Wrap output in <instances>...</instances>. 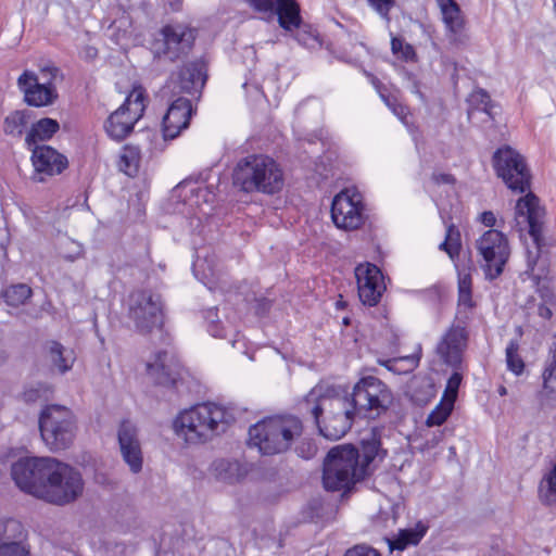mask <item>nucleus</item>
I'll list each match as a JSON object with an SVG mask.
<instances>
[{
    "instance_id": "obj_62",
    "label": "nucleus",
    "mask_w": 556,
    "mask_h": 556,
    "mask_svg": "<svg viewBox=\"0 0 556 556\" xmlns=\"http://www.w3.org/2000/svg\"><path fill=\"white\" fill-rule=\"evenodd\" d=\"M498 393H500V395H502V396L506 395V393H507L506 388H505V387H501V388L498 389Z\"/></svg>"
},
{
    "instance_id": "obj_46",
    "label": "nucleus",
    "mask_w": 556,
    "mask_h": 556,
    "mask_svg": "<svg viewBox=\"0 0 556 556\" xmlns=\"http://www.w3.org/2000/svg\"><path fill=\"white\" fill-rule=\"evenodd\" d=\"M462 376L457 372L453 374L447 380V386L444 391L443 397L444 400H451L452 403L455 402L458 388L460 386Z\"/></svg>"
},
{
    "instance_id": "obj_11",
    "label": "nucleus",
    "mask_w": 556,
    "mask_h": 556,
    "mask_svg": "<svg viewBox=\"0 0 556 556\" xmlns=\"http://www.w3.org/2000/svg\"><path fill=\"white\" fill-rule=\"evenodd\" d=\"M39 430L51 451L66 450L70 444V409L64 405H47L40 413Z\"/></svg>"
},
{
    "instance_id": "obj_26",
    "label": "nucleus",
    "mask_w": 556,
    "mask_h": 556,
    "mask_svg": "<svg viewBox=\"0 0 556 556\" xmlns=\"http://www.w3.org/2000/svg\"><path fill=\"white\" fill-rule=\"evenodd\" d=\"M60 129L58 121L45 117L30 123V127L25 136V146L27 149L41 147L40 142L50 140Z\"/></svg>"
},
{
    "instance_id": "obj_32",
    "label": "nucleus",
    "mask_w": 556,
    "mask_h": 556,
    "mask_svg": "<svg viewBox=\"0 0 556 556\" xmlns=\"http://www.w3.org/2000/svg\"><path fill=\"white\" fill-rule=\"evenodd\" d=\"M541 400L544 405L556 406V368L545 367L543 371Z\"/></svg>"
},
{
    "instance_id": "obj_29",
    "label": "nucleus",
    "mask_w": 556,
    "mask_h": 556,
    "mask_svg": "<svg viewBox=\"0 0 556 556\" xmlns=\"http://www.w3.org/2000/svg\"><path fill=\"white\" fill-rule=\"evenodd\" d=\"M442 13V20L446 29L452 35L463 30L465 21L462 9L455 0H438Z\"/></svg>"
},
{
    "instance_id": "obj_37",
    "label": "nucleus",
    "mask_w": 556,
    "mask_h": 556,
    "mask_svg": "<svg viewBox=\"0 0 556 556\" xmlns=\"http://www.w3.org/2000/svg\"><path fill=\"white\" fill-rule=\"evenodd\" d=\"M24 527L16 519L0 520V541H18L24 538Z\"/></svg>"
},
{
    "instance_id": "obj_16",
    "label": "nucleus",
    "mask_w": 556,
    "mask_h": 556,
    "mask_svg": "<svg viewBox=\"0 0 556 556\" xmlns=\"http://www.w3.org/2000/svg\"><path fill=\"white\" fill-rule=\"evenodd\" d=\"M129 318L138 331L147 333L163 324L161 298L149 291H137L129 299Z\"/></svg>"
},
{
    "instance_id": "obj_25",
    "label": "nucleus",
    "mask_w": 556,
    "mask_h": 556,
    "mask_svg": "<svg viewBox=\"0 0 556 556\" xmlns=\"http://www.w3.org/2000/svg\"><path fill=\"white\" fill-rule=\"evenodd\" d=\"M28 150L31 152V163L37 173L53 176L62 173L67 166L66 156L49 146L35 147Z\"/></svg>"
},
{
    "instance_id": "obj_52",
    "label": "nucleus",
    "mask_w": 556,
    "mask_h": 556,
    "mask_svg": "<svg viewBox=\"0 0 556 556\" xmlns=\"http://www.w3.org/2000/svg\"><path fill=\"white\" fill-rule=\"evenodd\" d=\"M40 392L39 388H29L23 392V399L27 403L36 402L40 399Z\"/></svg>"
},
{
    "instance_id": "obj_7",
    "label": "nucleus",
    "mask_w": 556,
    "mask_h": 556,
    "mask_svg": "<svg viewBox=\"0 0 556 556\" xmlns=\"http://www.w3.org/2000/svg\"><path fill=\"white\" fill-rule=\"evenodd\" d=\"M146 106V90L141 86H134L124 103L108 117L105 122L108 135L115 140L126 138L142 117Z\"/></svg>"
},
{
    "instance_id": "obj_50",
    "label": "nucleus",
    "mask_w": 556,
    "mask_h": 556,
    "mask_svg": "<svg viewBox=\"0 0 556 556\" xmlns=\"http://www.w3.org/2000/svg\"><path fill=\"white\" fill-rule=\"evenodd\" d=\"M188 35H198V30L192 27L187 28ZM157 35H187L186 31L177 33L175 27L170 24L164 25L157 33Z\"/></svg>"
},
{
    "instance_id": "obj_44",
    "label": "nucleus",
    "mask_w": 556,
    "mask_h": 556,
    "mask_svg": "<svg viewBox=\"0 0 556 556\" xmlns=\"http://www.w3.org/2000/svg\"><path fill=\"white\" fill-rule=\"evenodd\" d=\"M378 442L371 441L364 444L363 450V456L358 454V464L365 465L366 475L368 473V467L369 464L375 459V457L378 455Z\"/></svg>"
},
{
    "instance_id": "obj_36",
    "label": "nucleus",
    "mask_w": 556,
    "mask_h": 556,
    "mask_svg": "<svg viewBox=\"0 0 556 556\" xmlns=\"http://www.w3.org/2000/svg\"><path fill=\"white\" fill-rule=\"evenodd\" d=\"M31 295V289L24 283L8 287L3 292L4 301L10 306H20Z\"/></svg>"
},
{
    "instance_id": "obj_17",
    "label": "nucleus",
    "mask_w": 556,
    "mask_h": 556,
    "mask_svg": "<svg viewBox=\"0 0 556 556\" xmlns=\"http://www.w3.org/2000/svg\"><path fill=\"white\" fill-rule=\"evenodd\" d=\"M117 442L123 462L129 471L138 475L143 468V451L137 426L124 420L117 429Z\"/></svg>"
},
{
    "instance_id": "obj_21",
    "label": "nucleus",
    "mask_w": 556,
    "mask_h": 556,
    "mask_svg": "<svg viewBox=\"0 0 556 556\" xmlns=\"http://www.w3.org/2000/svg\"><path fill=\"white\" fill-rule=\"evenodd\" d=\"M192 114L190 100L179 97L168 108L163 117V135L165 139L176 138L189 126Z\"/></svg>"
},
{
    "instance_id": "obj_47",
    "label": "nucleus",
    "mask_w": 556,
    "mask_h": 556,
    "mask_svg": "<svg viewBox=\"0 0 556 556\" xmlns=\"http://www.w3.org/2000/svg\"><path fill=\"white\" fill-rule=\"evenodd\" d=\"M344 556H381L377 549L371 546L361 544L349 548Z\"/></svg>"
},
{
    "instance_id": "obj_58",
    "label": "nucleus",
    "mask_w": 556,
    "mask_h": 556,
    "mask_svg": "<svg viewBox=\"0 0 556 556\" xmlns=\"http://www.w3.org/2000/svg\"><path fill=\"white\" fill-rule=\"evenodd\" d=\"M540 315L544 318H549L552 316V312L548 307L542 306L540 307Z\"/></svg>"
},
{
    "instance_id": "obj_48",
    "label": "nucleus",
    "mask_w": 556,
    "mask_h": 556,
    "mask_svg": "<svg viewBox=\"0 0 556 556\" xmlns=\"http://www.w3.org/2000/svg\"><path fill=\"white\" fill-rule=\"evenodd\" d=\"M217 311L211 308L207 311L205 319L208 323L207 329L213 337H223L220 327L216 324Z\"/></svg>"
},
{
    "instance_id": "obj_28",
    "label": "nucleus",
    "mask_w": 556,
    "mask_h": 556,
    "mask_svg": "<svg viewBox=\"0 0 556 556\" xmlns=\"http://www.w3.org/2000/svg\"><path fill=\"white\" fill-rule=\"evenodd\" d=\"M33 111L28 109L16 110L11 112L3 122V131L13 138H21L33 121Z\"/></svg>"
},
{
    "instance_id": "obj_53",
    "label": "nucleus",
    "mask_w": 556,
    "mask_h": 556,
    "mask_svg": "<svg viewBox=\"0 0 556 556\" xmlns=\"http://www.w3.org/2000/svg\"><path fill=\"white\" fill-rule=\"evenodd\" d=\"M443 439V431L439 430L438 432L433 433L432 438L430 440H427L422 446V451H428L437 446Z\"/></svg>"
},
{
    "instance_id": "obj_51",
    "label": "nucleus",
    "mask_w": 556,
    "mask_h": 556,
    "mask_svg": "<svg viewBox=\"0 0 556 556\" xmlns=\"http://www.w3.org/2000/svg\"><path fill=\"white\" fill-rule=\"evenodd\" d=\"M432 181L435 184V185H454L455 182V178L450 175V174H445V173H434L432 175Z\"/></svg>"
},
{
    "instance_id": "obj_19",
    "label": "nucleus",
    "mask_w": 556,
    "mask_h": 556,
    "mask_svg": "<svg viewBox=\"0 0 556 556\" xmlns=\"http://www.w3.org/2000/svg\"><path fill=\"white\" fill-rule=\"evenodd\" d=\"M205 64L201 61L186 64L177 74H173L162 92L172 93L198 92L205 84Z\"/></svg>"
},
{
    "instance_id": "obj_31",
    "label": "nucleus",
    "mask_w": 556,
    "mask_h": 556,
    "mask_svg": "<svg viewBox=\"0 0 556 556\" xmlns=\"http://www.w3.org/2000/svg\"><path fill=\"white\" fill-rule=\"evenodd\" d=\"M468 118L471 121L476 112H483L489 119H492V102L489 93L481 89H475L467 98Z\"/></svg>"
},
{
    "instance_id": "obj_34",
    "label": "nucleus",
    "mask_w": 556,
    "mask_h": 556,
    "mask_svg": "<svg viewBox=\"0 0 556 556\" xmlns=\"http://www.w3.org/2000/svg\"><path fill=\"white\" fill-rule=\"evenodd\" d=\"M140 164V152L135 147H125L119 155L118 166L128 176L138 173Z\"/></svg>"
},
{
    "instance_id": "obj_18",
    "label": "nucleus",
    "mask_w": 556,
    "mask_h": 556,
    "mask_svg": "<svg viewBox=\"0 0 556 556\" xmlns=\"http://www.w3.org/2000/svg\"><path fill=\"white\" fill-rule=\"evenodd\" d=\"M358 296L363 304L376 305L384 290L383 277L380 269L370 263L359 264L355 268Z\"/></svg>"
},
{
    "instance_id": "obj_41",
    "label": "nucleus",
    "mask_w": 556,
    "mask_h": 556,
    "mask_svg": "<svg viewBox=\"0 0 556 556\" xmlns=\"http://www.w3.org/2000/svg\"><path fill=\"white\" fill-rule=\"evenodd\" d=\"M392 51L394 54L403 58L405 61L415 59L414 48L404 41V37H392Z\"/></svg>"
},
{
    "instance_id": "obj_35",
    "label": "nucleus",
    "mask_w": 556,
    "mask_h": 556,
    "mask_svg": "<svg viewBox=\"0 0 556 556\" xmlns=\"http://www.w3.org/2000/svg\"><path fill=\"white\" fill-rule=\"evenodd\" d=\"M539 494L544 503L556 504V465L540 482Z\"/></svg>"
},
{
    "instance_id": "obj_43",
    "label": "nucleus",
    "mask_w": 556,
    "mask_h": 556,
    "mask_svg": "<svg viewBox=\"0 0 556 556\" xmlns=\"http://www.w3.org/2000/svg\"><path fill=\"white\" fill-rule=\"evenodd\" d=\"M0 556H28V549L18 541L0 543Z\"/></svg>"
},
{
    "instance_id": "obj_6",
    "label": "nucleus",
    "mask_w": 556,
    "mask_h": 556,
    "mask_svg": "<svg viewBox=\"0 0 556 556\" xmlns=\"http://www.w3.org/2000/svg\"><path fill=\"white\" fill-rule=\"evenodd\" d=\"M349 397L359 417L376 418L384 413L391 404L392 395L387 386L376 377L361 379Z\"/></svg>"
},
{
    "instance_id": "obj_61",
    "label": "nucleus",
    "mask_w": 556,
    "mask_h": 556,
    "mask_svg": "<svg viewBox=\"0 0 556 556\" xmlns=\"http://www.w3.org/2000/svg\"><path fill=\"white\" fill-rule=\"evenodd\" d=\"M329 22H330V23H332V24H334L336 26H338V27H340V28H342V29H343V25H342V24H340V23H339L338 21H336L334 18L329 20Z\"/></svg>"
},
{
    "instance_id": "obj_59",
    "label": "nucleus",
    "mask_w": 556,
    "mask_h": 556,
    "mask_svg": "<svg viewBox=\"0 0 556 556\" xmlns=\"http://www.w3.org/2000/svg\"><path fill=\"white\" fill-rule=\"evenodd\" d=\"M197 192H198V194H202V195H206V194H207V191H206V189H205V188H200V187H199V188L197 189Z\"/></svg>"
},
{
    "instance_id": "obj_2",
    "label": "nucleus",
    "mask_w": 556,
    "mask_h": 556,
    "mask_svg": "<svg viewBox=\"0 0 556 556\" xmlns=\"http://www.w3.org/2000/svg\"><path fill=\"white\" fill-rule=\"evenodd\" d=\"M233 421L228 408L207 402L181 410L173 421V429L185 443L203 444L225 433Z\"/></svg>"
},
{
    "instance_id": "obj_30",
    "label": "nucleus",
    "mask_w": 556,
    "mask_h": 556,
    "mask_svg": "<svg viewBox=\"0 0 556 556\" xmlns=\"http://www.w3.org/2000/svg\"><path fill=\"white\" fill-rule=\"evenodd\" d=\"M428 526L418 521L413 528L401 530L394 540L389 541L391 551H403L409 545H417L427 533Z\"/></svg>"
},
{
    "instance_id": "obj_4",
    "label": "nucleus",
    "mask_w": 556,
    "mask_h": 556,
    "mask_svg": "<svg viewBox=\"0 0 556 556\" xmlns=\"http://www.w3.org/2000/svg\"><path fill=\"white\" fill-rule=\"evenodd\" d=\"M233 184L245 192L275 194L285 186L283 170L273 157L249 155L235 167Z\"/></svg>"
},
{
    "instance_id": "obj_1",
    "label": "nucleus",
    "mask_w": 556,
    "mask_h": 556,
    "mask_svg": "<svg viewBox=\"0 0 556 556\" xmlns=\"http://www.w3.org/2000/svg\"><path fill=\"white\" fill-rule=\"evenodd\" d=\"M320 433L329 440L341 439L359 417L349 393L336 388L317 384L304 399Z\"/></svg>"
},
{
    "instance_id": "obj_15",
    "label": "nucleus",
    "mask_w": 556,
    "mask_h": 556,
    "mask_svg": "<svg viewBox=\"0 0 556 556\" xmlns=\"http://www.w3.org/2000/svg\"><path fill=\"white\" fill-rule=\"evenodd\" d=\"M493 165L498 177L513 191L525 192L530 187V175L522 156L510 147L496 150Z\"/></svg>"
},
{
    "instance_id": "obj_14",
    "label": "nucleus",
    "mask_w": 556,
    "mask_h": 556,
    "mask_svg": "<svg viewBox=\"0 0 556 556\" xmlns=\"http://www.w3.org/2000/svg\"><path fill=\"white\" fill-rule=\"evenodd\" d=\"M331 218L343 230L358 229L365 222V204L362 193L355 188H345L332 201Z\"/></svg>"
},
{
    "instance_id": "obj_23",
    "label": "nucleus",
    "mask_w": 556,
    "mask_h": 556,
    "mask_svg": "<svg viewBox=\"0 0 556 556\" xmlns=\"http://www.w3.org/2000/svg\"><path fill=\"white\" fill-rule=\"evenodd\" d=\"M467 346V332L464 326H452L438 344L439 355L448 365L456 366Z\"/></svg>"
},
{
    "instance_id": "obj_63",
    "label": "nucleus",
    "mask_w": 556,
    "mask_h": 556,
    "mask_svg": "<svg viewBox=\"0 0 556 556\" xmlns=\"http://www.w3.org/2000/svg\"><path fill=\"white\" fill-rule=\"evenodd\" d=\"M87 52H88L89 56H96V54H97V51L94 49H91V48L88 49Z\"/></svg>"
},
{
    "instance_id": "obj_33",
    "label": "nucleus",
    "mask_w": 556,
    "mask_h": 556,
    "mask_svg": "<svg viewBox=\"0 0 556 556\" xmlns=\"http://www.w3.org/2000/svg\"><path fill=\"white\" fill-rule=\"evenodd\" d=\"M472 279L469 273H459L458 275V312L469 311L475 303L471 295Z\"/></svg>"
},
{
    "instance_id": "obj_24",
    "label": "nucleus",
    "mask_w": 556,
    "mask_h": 556,
    "mask_svg": "<svg viewBox=\"0 0 556 556\" xmlns=\"http://www.w3.org/2000/svg\"><path fill=\"white\" fill-rule=\"evenodd\" d=\"M148 376L157 384L172 386L177 379V364L166 351H159L146 363Z\"/></svg>"
},
{
    "instance_id": "obj_20",
    "label": "nucleus",
    "mask_w": 556,
    "mask_h": 556,
    "mask_svg": "<svg viewBox=\"0 0 556 556\" xmlns=\"http://www.w3.org/2000/svg\"><path fill=\"white\" fill-rule=\"evenodd\" d=\"M15 484L25 493L37 497L45 491L40 484V457H23L11 467Z\"/></svg>"
},
{
    "instance_id": "obj_42",
    "label": "nucleus",
    "mask_w": 556,
    "mask_h": 556,
    "mask_svg": "<svg viewBox=\"0 0 556 556\" xmlns=\"http://www.w3.org/2000/svg\"><path fill=\"white\" fill-rule=\"evenodd\" d=\"M49 355L53 367L60 372L64 374L67 370L65 358L63 357V346L58 342H51L49 346Z\"/></svg>"
},
{
    "instance_id": "obj_60",
    "label": "nucleus",
    "mask_w": 556,
    "mask_h": 556,
    "mask_svg": "<svg viewBox=\"0 0 556 556\" xmlns=\"http://www.w3.org/2000/svg\"><path fill=\"white\" fill-rule=\"evenodd\" d=\"M203 267V262L201 261H198L195 264H194V270H199V268Z\"/></svg>"
},
{
    "instance_id": "obj_38",
    "label": "nucleus",
    "mask_w": 556,
    "mask_h": 556,
    "mask_svg": "<svg viewBox=\"0 0 556 556\" xmlns=\"http://www.w3.org/2000/svg\"><path fill=\"white\" fill-rule=\"evenodd\" d=\"M454 403L451 400L442 399L427 417L426 424L429 427L441 426L451 415Z\"/></svg>"
},
{
    "instance_id": "obj_5",
    "label": "nucleus",
    "mask_w": 556,
    "mask_h": 556,
    "mask_svg": "<svg viewBox=\"0 0 556 556\" xmlns=\"http://www.w3.org/2000/svg\"><path fill=\"white\" fill-rule=\"evenodd\" d=\"M365 476V465L358 464V451L355 447L343 445L329 451L323 475V482L327 490H348Z\"/></svg>"
},
{
    "instance_id": "obj_27",
    "label": "nucleus",
    "mask_w": 556,
    "mask_h": 556,
    "mask_svg": "<svg viewBox=\"0 0 556 556\" xmlns=\"http://www.w3.org/2000/svg\"><path fill=\"white\" fill-rule=\"evenodd\" d=\"M189 43V41L184 42V37H154L150 49L156 58L164 56L173 61L184 52Z\"/></svg>"
},
{
    "instance_id": "obj_8",
    "label": "nucleus",
    "mask_w": 556,
    "mask_h": 556,
    "mask_svg": "<svg viewBox=\"0 0 556 556\" xmlns=\"http://www.w3.org/2000/svg\"><path fill=\"white\" fill-rule=\"evenodd\" d=\"M545 217V210L540 204L539 198L532 192H528L525 197H521L516 202L515 206V226L518 231L522 232L528 229L529 237L532 240L536 252L532 255V252L528 250V263L529 267L535 263L543 232V224Z\"/></svg>"
},
{
    "instance_id": "obj_57",
    "label": "nucleus",
    "mask_w": 556,
    "mask_h": 556,
    "mask_svg": "<svg viewBox=\"0 0 556 556\" xmlns=\"http://www.w3.org/2000/svg\"><path fill=\"white\" fill-rule=\"evenodd\" d=\"M551 352H552V357L548 361L546 367L556 368V342L552 345Z\"/></svg>"
},
{
    "instance_id": "obj_54",
    "label": "nucleus",
    "mask_w": 556,
    "mask_h": 556,
    "mask_svg": "<svg viewBox=\"0 0 556 556\" xmlns=\"http://www.w3.org/2000/svg\"><path fill=\"white\" fill-rule=\"evenodd\" d=\"M480 220L486 227H493L496 225V217L491 211L483 212L480 216Z\"/></svg>"
},
{
    "instance_id": "obj_13",
    "label": "nucleus",
    "mask_w": 556,
    "mask_h": 556,
    "mask_svg": "<svg viewBox=\"0 0 556 556\" xmlns=\"http://www.w3.org/2000/svg\"><path fill=\"white\" fill-rule=\"evenodd\" d=\"M255 11L276 18L287 33L302 29L303 35H314L309 24L304 23L301 4L298 0H249ZM315 35H319L317 31Z\"/></svg>"
},
{
    "instance_id": "obj_9",
    "label": "nucleus",
    "mask_w": 556,
    "mask_h": 556,
    "mask_svg": "<svg viewBox=\"0 0 556 556\" xmlns=\"http://www.w3.org/2000/svg\"><path fill=\"white\" fill-rule=\"evenodd\" d=\"M476 249L481 257V267L485 277L490 280L497 278L510 255L506 236L496 229H489L477 239Z\"/></svg>"
},
{
    "instance_id": "obj_22",
    "label": "nucleus",
    "mask_w": 556,
    "mask_h": 556,
    "mask_svg": "<svg viewBox=\"0 0 556 556\" xmlns=\"http://www.w3.org/2000/svg\"><path fill=\"white\" fill-rule=\"evenodd\" d=\"M248 473V465L235 458H216L208 467L210 477L224 485L240 483Z\"/></svg>"
},
{
    "instance_id": "obj_12",
    "label": "nucleus",
    "mask_w": 556,
    "mask_h": 556,
    "mask_svg": "<svg viewBox=\"0 0 556 556\" xmlns=\"http://www.w3.org/2000/svg\"><path fill=\"white\" fill-rule=\"evenodd\" d=\"M68 465L54 457H40V484L45 491L37 498L48 503L64 505L68 502Z\"/></svg>"
},
{
    "instance_id": "obj_49",
    "label": "nucleus",
    "mask_w": 556,
    "mask_h": 556,
    "mask_svg": "<svg viewBox=\"0 0 556 556\" xmlns=\"http://www.w3.org/2000/svg\"><path fill=\"white\" fill-rule=\"evenodd\" d=\"M386 104L392 110V112L403 122L406 123V117L408 115V110L401 103H397L395 100L390 101L389 99L383 97Z\"/></svg>"
},
{
    "instance_id": "obj_10",
    "label": "nucleus",
    "mask_w": 556,
    "mask_h": 556,
    "mask_svg": "<svg viewBox=\"0 0 556 556\" xmlns=\"http://www.w3.org/2000/svg\"><path fill=\"white\" fill-rule=\"evenodd\" d=\"M41 79L31 71H24L17 78V86L24 96V102L29 106L42 108L54 103L58 98L53 79L58 75V68L46 66L40 70Z\"/></svg>"
},
{
    "instance_id": "obj_64",
    "label": "nucleus",
    "mask_w": 556,
    "mask_h": 556,
    "mask_svg": "<svg viewBox=\"0 0 556 556\" xmlns=\"http://www.w3.org/2000/svg\"><path fill=\"white\" fill-rule=\"evenodd\" d=\"M308 39H312L314 42H316L317 45H321V42H319V37L317 36H314V37H307Z\"/></svg>"
},
{
    "instance_id": "obj_56",
    "label": "nucleus",
    "mask_w": 556,
    "mask_h": 556,
    "mask_svg": "<svg viewBox=\"0 0 556 556\" xmlns=\"http://www.w3.org/2000/svg\"><path fill=\"white\" fill-rule=\"evenodd\" d=\"M71 481H72V498L74 496L77 495L78 492L81 491V479L79 477V475H76L75 472L72 471V478H71Z\"/></svg>"
},
{
    "instance_id": "obj_39",
    "label": "nucleus",
    "mask_w": 556,
    "mask_h": 556,
    "mask_svg": "<svg viewBox=\"0 0 556 556\" xmlns=\"http://www.w3.org/2000/svg\"><path fill=\"white\" fill-rule=\"evenodd\" d=\"M519 343L517 340H511L506 346V364L507 368L519 376L522 374L525 369V363L521 356L518 353Z\"/></svg>"
},
{
    "instance_id": "obj_45",
    "label": "nucleus",
    "mask_w": 556,
    "mask_h": 556,
    "mask_svg": "<svg viewBox=\"0 0 556 556\" xmlns=\"http://www.w3.org/2000/svg\"><path fill=\"white\" fill-rule=\"evenodd\" d=\"M369 5L389 24L390 10L395 5V0H367Z\"/></svg>"
},
{
    "instance_id": "obj_40",
    "label": "nucleus",
    "mask_w": 556,
    "mask_h": 556,
    "mask_svg": "<svg viewBox=\"0 0 556 556\" xmlns=\"http://www.w3.org/2000/svg\"><path fill=\"white\" fill-rule=\"evenodd\" d=\"M440 250L445 251L448 256L454 260L460 250V235L454 225L446 228L445 240L439 245Z\"/></svg>"
},
{
    "instance_id": "obj_3",
    "label": "nucleus",
    "mask_w": 556,
    "mask_h": 556,
    "mask_svg": "<svg viewBox=\"0 0 556 556\" xmlns=\"http://www.w3.org/2000/svg\"><path fill=\"white\" fill-rule=\"evenodd\" d=\"M303 432L302 421L293 415L265 417L249 429V444L263 455L287 452Z\"/></svg>"
},
{
    "instance_id": "obj_55",
    "label": "nucleus",
    "mask_w": 556,
    "mask_h": 556,
    "mask_svg": "<svg viewBox=\"0 0 556 556\" xmlns=\"http://www.w3.org/2000/svg\"><path fill=\"white\" fill-rule=\"evenodd\" d=\"M419 358V354H413L405 357H401L399 358V361L407 363V368L405 370H412L418 365ZM395 362H397V359H395Z\"/></svg>"
}]
</instances>
